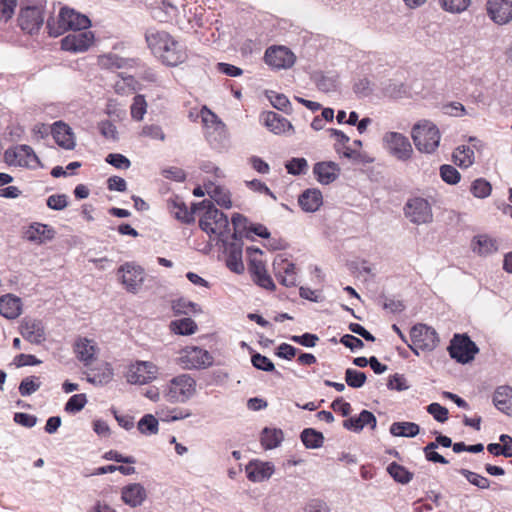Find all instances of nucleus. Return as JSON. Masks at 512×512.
<instances>
[{
	"mask_svg": "<svg viewBox=\"0 0 512 512\" xmlns=\"http://www.w3.org/2000/svg\"><path fill=\"white\" fill-rule=\"evenodd\" d=\"M145 40L151 53L166 66L176 67L188 58L186 48L166 31L150 28Z\"/></svg>",
	"mask_w": 512,
	"mask_h": 512,
	"instance_id": "nucleus-1",
	"label": "nucleus"
},
{
	"mask_svg": "<svg viewBox=\"0 0 512 512\" xmlns=\"http://www.w3.org/2000/svg\"><path fill=\"white\" fill-rule=\"evenodd\" d=\"M194 212L198 214L200 228L211 239L226 242L229 235L228 218L214 206L211 200L205 199L194 203Z\"/></svg>",
	"mask_w": 512,
	"mask_h": 512,
	"instance_id": "nucleus-2",
	"label": "nucleus"
},
{
	"mask_svg": "<svg viewBox=\"0 0 512 512\" xmlns=\"http://www.w3.org/2000/svg\"><path fill=\"white\" fill-rule=\"evenodd\" d=\"M197 392L196 380L190 374H179L170 379L163 387V397L171 404H184Z\"/></svg>",
	"mask_w": 512,
	"mask_h": 512,
	"instance_id": "nucleus-3",
	"label": "nucleus"
},
{
	"mask_svg": "<svg viewBox=\"0 0 512 512\" xmlns=\"http://www.w3.org/2000/svg\"><path fill=\"white\" fill-rule=\"evenodd\" d=\"M411 138L419 152L432 154L439 147L441 134L433 122L421 120L413 125Z\"/></svg>",
	"mask_w": 512,
	"mask_h": 512,
	"instance_id": "nucleus-4",
	"label": "nucleus"
},
{
	"mask_svg": "<svg viewBox=\"0 0 512 512\" xmlns=\"http://www.w3.org/2000/svg\"><path fill=\"white\" fill-rule=\"evenodd\" d=\"M383 149L401 162L409 161L413 156V147L407 136L396 131H387L382 136Z\"/></svg>",
	"mask_w": 512,
	"mask_h": 512,
	"instance_id": "nucleus-5",
	"label": "nucleus"
},
{
	"mask_svg": "<svg viewBox=\"0 0 512 512\" xmlns=\"http://www.w3.org/2000/svg\"><path fill=\"white\" fill-rule=\"evenodd\" d=\"M117 278L128 293L138 294L145 282L146 272L135 262H125L117 269Z\"/></svg>",
	"mask_w": 512,
	"mask_h": 512,
	"instance_id": "nucleus-6",
	"label": "nucleus"
},
{
	"mask_svg": "<svg viewBox=\"0 0 512 512\" xmlns=\"http://www.w3.org/2000/svg\"><path fill=\"white\" fill-rule=\"evenodd\" d=\"M50 34L58 36L67 30H86L91 26L90 19L74 9L64 7L60 10L58 15V27L53 29L50 22L47 23Z\"/></svg>",
	"mask_w": 512,
	"mask_h": 512,
	"instance_id": "nucleus-7",
	"label": "nucleus"
},
{
	"mask_svg": "<svg viewBox=\"0 0 512 512\" xmlns=\"http://www.w3.org/2000/svg\"><path fill=\"white\" fill-rule=\"evenodd\" d=\"M213 362L212 354L198 346H186L179 352L178 363L186 370L207 369Z\"/></svg>",
	"mask_w": 512,
	"mask_h": 512,
	"instance_id": "nucleus-8",
	"label": "nucleus"
},
{
	"mask_svg": "<svg viewBox=\"0 0 512 512\" xmlns=\"http://www.w3.org/2000/svg\"><path fill=\"white\" fill-rule=\"evenodd\" d=\"M451 358L459 363L466 364L475 358L479 349L477 345L465 334H455L448 347Z\"/></svg>",
	"mask_w": 512,
	"mask_h": 512,
	"instance_id": "nucleus-9",
	"label": "nucleus"
},
{
	"mask_svg": "<svg viewBox=\"0 0 512 512\" xmlns=\"http://www.w3.org/2000/svg\"><path fill=\"white\" fill-rule=\"evenodd\" d=\"M410 336L414 346L409 345V347L415 354H418V349L422 351H432L437 347L439 342L437 332L425 324L413 326L410 331Z\"/></svg>",
	"mask_w": 512,
	"mask_h": 512,
	"instance_id": "nucleus-10",
	"label": "nucleus"
},
{
	"mask_svg": "<svg viewBox=\"0 0 512 512\" xmlns=\"http://www.w3.org/2000/svg\"><path fill=\"white\" fill-rule=\"evenodd\" d=\"M247 254L249 257V270L254 282L262 288L274 290L275 284L267 273L264 262L258 258V256L262 255V251L258 248L248 247Z\"/></svg>",
	"mask_w": 512,
	"mask_h": 512,
	"instance_id": "nucleus-11",
	"label": "nucleus"
},
{
	"mask_svg": "<svg viewBox=\"0 0 512 512\" xmlns=\"http://www.w3.org/2000/svg\"><path fill=\"white\" fill-rule=\"evenodd\" d=\"M44 10L45 5L43 3L22 7L18 17L21 29L30 34L38 31L44 22Z\"/></svg>",
	"mask_w": 512,
	"mask_h": 512,
	"instance_id": "nucleus-12",
	"label": "nucleus"
},
{
	"mask_svg": "<svg viewBox=\"0 0 512 512\" xmlns=\"http://www.w3.org/2000/svg\"><path fill=\"white\" fill-rule=\"evenodd\" d=\"M158 367L150 361H136L126 372V380L130 384L143 385L157 378Z\"/></svg>",
	"mask_w": 512,
	"mask_h": 512,
	"instance_id": "nucleus-13",
	"label": "nucleus"
},
{
	"mask_svg": "<svg viewBox=\"0 0 512 512\" xmlns=\"http://www.w3.org/2000/svg\"><path fill=\"white\" fill-rule=\"evenodd\" d=\"M405 216L414 224L421 225L432 222L433 213L429 202L421 197H415L405 205Z\"/></svg>",
	"mask_w": 512,
	"mask_h": 512,
	"instance_id": "nucleus-14",
	"label": "nucleus"
},
{
	"mask_svg": "<svg viewBox=\"0 0 512 512\" xmlns=\"http://www.w3.org/2000/svg\"><path fill=\"white\" fill-rule=\"evenodd\" d=\"M485 12L495 25H509L512 22V0H486Z\"/></svg>",
	"mask_w": 512,
	"mask_h": 512,
	"instance_id": "nucleus-15",
	"label": "nucleus"
},
{
	"mask_svg": "<svg viewBox=\"0 0 512 512\" xmlns=\"http://www.w3.org/2000/svg\"><path fill=\"white\" fill-rule=\"evenodd\" d=\"M470 250L480 258H488L500 250V240L488 233H478L471 238Z\"/></svg>",
	"mask_w": 512,
	"mask_h": 512,
	"instance_id": "nucleus-16",
	"label": "nucleus"
},
{
	"mask_svg": "<svg viewBox=\"0 0 512 512\" xmlns=\"http://www.w3.org/2000/svg\"><path fill=\"white\" fill-rule=\"evenodd\" d=\"M296 56L285 46H271L264 54L265 63L273 69H289L295 63Z\"/></svg>",
	"mask_w": 512,
	"mask_h": 512,
	"instance_id": "nucleus-17",
	"label": "nucleus"
},
{
	"mask_svg": "<svg viewBox=\"0 0 512 512\" xmlns=\"http://www.w3.org/2000/svg\"><path fill=\"white\" fill-rule=\"evenodd\" d=\"M5 160L9 165L36 168L40 161L34 150L28 145H19L5 151Z\"/></svg>",
	"mask_w": 512,
	"mask_h": 512,
	"instance_id": "nucleus-18",
	"label": "nucleus"
},
{
	"mask_svg": "<svg viewBox=\"0 0 512 512\" xmlns=\"http://www.w3.org/2000/svg\"><path fill=\"white\" fill-rule=\"evenodd\" d=\"M94 38V33L87 29L74 31L61 40V48L72 53H82L91 47Z\"/></svg>",
	"mask_w": 512,
	"mask_h": 512,
	"instance_id": "nucleus-19",
	"label": "nucleus"
},
{
	"mask_svg": "<svg viewBox=\"0 0 512 512\" xmlns=\"http://www.w3.org/2000/svg\"><path fill=\"white\" fill-rule=\"evenodd\" d=\"M76 358L84 367H89L97 359L100 348L97 342L86 337H78L73 345Z\"/></svg>",
	"mask_w": 512,
	"mask_h": 512,
	"instance_id": "nucleus-20",
	"label": "nucleus"
},
{
	"mask_svg": "<svg viewBox=\"0 0 512 512\" xmlns=\"http://www.w3.org/2000/svg\"><path fill=\"white\" fill-rule=\"evenodd\" d=\"M21 336L32 344H42L46 340L45 326L39 319L24 317L19 326Z\"/></svg>",
	"mask_w": 512,
	"mask_h": 512,
	"instance_id": "nucleus-21",
	"label": "nucleus"
},
{
	"mask_svg": "<svg viewBox=\"0 0 512 512\" xmlns=\"http://www.w3.org/2000/svg\"><path fill=\"white\" fill-rule=\"evenodd\" d=\"M86 381L94 386H105L114 378V369L109 362L102 361L96 366L86 367Z\"/></svg>",
	"mask_w": 512,
	"mask_h": 512,
	"instance_id": "nucleus-22",
	"label": "nucleus"
},
{
	"mask_svg": "<svg viewBox=\"0 0 512 512\" xmlns=\"http://www.w3.org/2000/svg\"><path fill=\"white\" fill-rule=\"evenodd\" d=\"M275 276L279 282L286 287H293L297 284V273L295 265L284 258H277L273 263Z\"/></svg>",
	"mask_w": 512,
	"mask_h": 512,
	"instance_id": "nucleus-23",
	"label": "nucleus"
},
{
	"mask_svg": "<svg viewBox=\"0 0 512 512\" xmlns=\"http://www.w3.org/2000/svg\"><path fill=\"white\" fill-rule=\"evenodd\" d=\"M23 237L29 242L41 245L55 237V230L47 224L35 222L25 229Z\"/></svg>",
	"mask_w": 512,
	"mask_h": 512,
	"instance_id": "nucleus-24",
	"label": "nucleus"
},
{
	"mask_svg": "<svg viewBox=\"0 0 512 512\" xmlns=\"http://www.w3.org/2000/svg\"><path fill=\"white\" fill-rule=\"evenodd\" d=\"M147 499V491L140 483H131L121 489V500L131 508L141 506Z\"/></svg>",
	"mask_w": 512,
	"mask_h": 512,
	"instance_id": "nucleus-25",
	"label": "nucleus"
},
{
	"mask_svg": "<svg viewBox=\"0 0 512 512\" xmlns=\"http://www.w3.org/2000/svg\"><path fill=\"white\" fill-rule=\"evenodd\" d=\"M275 471L272 462L260 460L250 461L246 466L247 477L252 482H262L269 479Z\"/></svg>",
	"mask_w": 512,
	"mask_h": 512,
	"instance_id": "nucleus-26",
	"label": "nucleus"
},
{
	"mask_svg": "<svg viewBox=\"0 0 512 512\" xmlns=\"http://www.w3.org/2000/svg\"><path fill=\"white\" fill-rule=\"evenodd\" d=\"M262 119L268 130L276 135L294 132L291 122L273 111L263 113Z\"/></svg>",
	"mask_w": 512,
	"mask_h": 512,
	"instance_id": "nucleus-27",
	"label": "nucleus"
},
{
	"mask_svg": "<svg viewBox=\"0 0 512 512\" xmlns=\"http://www.w3.org/2000/svg\"><path fill=\"white\" fill-rule=\"evenodd\" d=\"M56 143L66 149L72 150L76 145L74 133L69 125L62 121L55 122L51 128Z\"/></svg>",
	"mask_w": 512,
	"mask_h": 512,
	"instance_id": "nucleus-28",
	"label": "nucleus"
},
{
	"mask_svg": "<svg viewBox=\"0 0 512 512\" xmlns=\"http://www.w3.org/2000/svg\"><path fill=\"white\" fill-rule=\"evenodd\" d=\"M226 266L230 271L241 274L244 272V263L242 260V243L235 240L225 246Z\"/></svg>",
	"mask_w": 512,
	"mask_h": 512,
	"instance_id": "nucleus-29",
	"label": "nucleus"
},
{
	"mask_svg": "<svg viewBox=\"0 0 512 512\" xmlns=\"http://www.w3.org/2000/svg\"><path fill=\"white\" fill-rule=\"evenodd\" d=\"M21 298L6 294L0 297V314L6 319H16L22 313Z\"/></svg>",
	"mask_w": 512,
	"mask_h": 512,
	"instance_id": "nucleus-30",
	"label": "nucleus"
},
{
	"mask_svg": "<svg viewBox=\"0 0 512 512\" xmlns=\"http://www.w3.org/2000/svg\"><path fill=\"white\" fill-rule=\"evenodd\" d=\"M313 172L321 184L327 185L338 178L340 168L335 162H319L314 165Z\"/></svg>",
	"mask_w": 512,
	"mask_h": 512,
	"instance_id": "nucleus-31",
	"label": "nucleus"
},
{
	"mask_svg": "<svg viewBox=\"0 0 512 512\" xmlns=\"http://www.w3.org/2000/svg\"><path fill=\"white\" fill-rule=\"evenodd\" d=\"M376 417L368 410H363L357 417H350L343 422V426L351 431L360 432L365 426L371 429L376 427Z\"/></svg>",
	"mask_w": 512,
	"mask_h": 512,
	"instance_id": "nucleus-32",
	"label": "nucleus"
},
{
	"mask_svg": "<svg viewBox=\"0 0 512 512\" xmlns=\"http://www.w3.org/2000/svg\"><path fill=\"white\" fill-rule=\"evenodd\" d=\"M300 207L305 212H316L323 203V197L318 189L305 190L298 199Z\"/></svg>",
	"mask_w": 512,
	"mask_h": 512,
	"instance_id": "nucleus-33",
	"label": "nucleus"
},
{
	"mask_svg": "<svg viewBox=\"0 0 512 512\" xmlns=\"http://www.w3.org/2000/svg\"><path fill=\"white\" fill-rule=\"evenodd\" d=\"M493 403L501 412L512 415V388L501 386L493 395Z\"/></svg>",
	"mask_w": 512,
	"mask_h": 512,
	"instance_id": "nucleus-34",
	"label": "nucleus"
},
{
	"mask_svg": "<svg viewBox=\"0 0 512 512\" xmlns=\"http://www.w3.org/2000/svg\"><path fill=\"white\" fill-rule=\"evenodd\" d=\"M98 63L102 68L115 70L132 66L133 60L121 57L113 52H109L98 57Z\"/></svg>",
	"mask_w": 512,
	"mask_h": 512,
	"instance_id": "nucleus-35",
	"label": "nucleus"
},
{
	"mask_svg": "<svg viewBox=\"0 0 512 512\" xmlns=\"http://www.w3.org/2000/svg\"><path fill=\"white\" fill-rule=\"evenodd\" d=\"M206 192L209 195L211 201L213 200L219 206L230 209L232 207V201L229 192L220 186H214L212 184L206 186Z\"/></svg>",
	"mask_w": 512,
	"mask_h": 512,
	"instance_id": "nucleus-36",
	"label": "nucleus"
},
{
	"mask_svg": "<svg viewBox=\"0 0 512 512\" xmlns=\"http://www.w3.org/2000/svg\"><path fill=\"white\" fill-rule=\"evenodd\" d=\"M452 159L460 168H468L474 163V150L470 146H458L452 154Z\"/></svg>",
	"mask_w": 512,
	"mask_h": 512,
	"instance_id": "nucleus-37",
	"label": "nucleus"
},
{
	"mask_svg": "<svg viewBox=\"0 0 512 512\" xmlns=\"http://www.w3.org/2000/svg\"><path fill=\"white\" fill-rule=\"evenodd\" d=\"M169 208L172 215L184 223H191L195 220L194 214L197 212H194V204L192 205V209L188 210L183 202L172 201L169 205Z\"/></svg>",
	"mask_w": 512,
	"mask_h": 512,
	"instance_id": "nucleus-38",
	"label": "nucleus"
},
{
	"mask_svg": "<svg viewBox=\"0 0 512 512\" xmlns=\"http://www.w3.org/2000/svg\"><path fill=\"white\" fill-rule=\"evenodd\" d=\"M419 431V425L413 422H395L390 426V433L396 437H415Z\"/></svg>",
	"mask_w": 512,
	"mask_h": 512,
	"instance_id": "nucleus-39",
	"label": "nucleus"
},
{
	"mask_svg": "<svg viewBox=\"0 0 512 512\" xmlns=\"http://www.w3.org/2000/svg\"><path fill=\"white\" fill-rule=\"evenodd\" d=\"M283 438L282 430L265 428L261 434V444L266 450L274 449L281 444Z\"/></svg>",
	"mask_w": 512,
	"mask_h": 512,
	"instance_id": "nucleus-40",
	"label": "nucleus"
},
{
	"mask_svg": "<svg viewBox=\"0 0 512 512\" xmlns=\"http://www.w3.org/2000/svg\"><path fill=\"white\" fill-rule=\"evenodd\" d=\"M170 327L174 333L179 335H192L197 331V324L191 318H181L172 321Z\"/></svg>",
	"mask_w": 512,
	"mask_h": 512,
	"instance_id": "nucleus-41",
	"label": "nucleus"
},
{
	"mask_svg": "<svg viewBox=\"0 0 512 512\" xmlns=\"http://www.w3.org/2000/svg\"><path fill=\"white\" fill-rule=\"evenodd\" d=\"M387 471L396 482L401 484H407L413 478V473H411L404 466L396 462H392L391 464H389L387 467Z\"/></svg>",
	"mask_w": 512,
	"mask_h": 512,
	"instance_id": "nucleus-42",
	"label": "nucleus"
},
{
	"mask_svg": "<svg viewBox=\"0 0 512 512\" xmlns=\"http://www.w3.org/2000/svg\"><path fill=\"white\" fill-rule=\"evenodd\" d=\"M301 440L305 447L309 449H316L322 446L324 437L322 433L317 432L314 429L307 428L302 431Z\"/></svg>",
	"mask_w": 512,
	"mask_h": 512,
	"instance_id": "nucleus-43",
	"label": "nucleus"
},
{
	"mask_svg": "<svg viewBox=\"0 0 512 512\" xmlns=\"http://www.w3.org/2000/svg\"><path fill=\"white\" fill-rule=\"evenodd\" d=\"M137 428L144 435H155L159 431V423L154 415L146 414L139 420Z\"/></svg>",
	"mask_w": 512,
	"mask_h": 512,
	"instance_id": "nucleus-44",
	"label": "nucleus"
},
{
	"mask_svg": "<svg viewBox=\"0 0 512 512\" xmlns=\"http://www.w3.org/2000/svg\"><path fill=\"white\" fill-rule=\"evenodd\" d=\"M267 98L275 109L283 111L286 114L292 112L291 103L286 95L270 91L267 93Z\"/></svg>",
	"mask_w": 512,
	"mask_h": 512,
	"instance_id": "nucleus-45",
	"label": "nucleus"
},
{
	"mask_svg": "<svg viewBox=\"0 0 512 512\" xmlns=\"http://www.w3.org/2000/svg\"><path fill=\"white\" fill-rule=\"evenodd\" d=\"M471 0H439L440 7L449 13L460 14L468 9Z\"/></svg>",
	"mask_w": 512,
	"mask_h": 512,
	"instance_id": "nucleus-46",
	"label": "nucleus"
},
{
	"mask_svg": "<svg viewBox=\"0 0 512 512\" xmlns=\"http://www.w3.org/2000/svg\"><path fill=\"white\" fill-rule=\"evenodd\" d=\"M41 387V381L39 377L29 376L24 378L19 385V393L21 396H30Z\"/></svg>",
	"mask_w": 512,
	"mask_h": 512,
	"instance_id": "nucleus-47",
	"label": "nucleus"
},
{
	"mask_svg": "<svg viewBox=\"0 0 512 512\" xmlns=\"http://www.w3.org/2000/svg\"><path fill=\"white\" fill-rule=\"evenodd\" d=\"M205 136L211 143H221L227 137L226 125L223 122L216 123L212 128L205 130Z\"/></svg>",
	"mask_w": 512,
	"mask_h": 512,
	"instance_id": "nucleus-48",
	"label": "nucleus"
},
{
	"mask_svg": "<svg viewBox=\"0 0 512 512\" xmlns=\"http://www.w3.org/2000/svg\"><path fill=\"white\" fill-rule=\"evenodd\" d=\"M147 112V102L143 95H136L131 105V117L141 121Z\"/></svg>",
	"mask_w": 512,
	"mask_h": 512,
	"instance_id": "nucleus-49",
	"label": "nucleus"
},
{
	"mask_svg": "<svg viewBox=\"0 0 512 512\" xmlns=\"http://www.w3.org/2000/svg\"><path fill=\"white\" fill-rule=\"evenodd\" d=\"M440 177L449 185H456L461 179L459 171L449 164H444L440 167Z\"/></svg>",
	"mask_w": 512,
	"mask_h": 512,
	"instance_id": "nucleus-50",
	"label": "nucleus"
},
{
	"mask_svg": "<svg viewBox=\"0 0 512 512\" xmlns=\"http://www.w3.org/2000/svg\"><path fill=\"white\" fill-rule=\"evenodd\" d=\"M177 7L173 0H162L159 10L154 12V17L160 21H167L168 18L176 15Z\"/></svg>",
	"mask_w": 512,
	"mask_h": 512,
	"instance_id": "nucleus-51",
	"label": "nucleus"
},
{
	"mask_svg": "<svg viewBox=\"0 0 512 512\" xmlns=\"http://www.w3.org/2000/svg\"><path fill=\"white\" fill-rule=\"evenodd\" d=\"M492 187L488 181L478 178L471 185V193L476 198H486L491 194Z\"/></svg>",
	"mask_w": 512,
	"mask_h": 512,
	"instance_id": "nucleus-52",
	"label": "nucleus"
},
{
	"mask_svg": "<svg viewBox=\"0 0 512 512\" xmlns=\"http://www.w3.org/2000/svg\"><path fill=\"white\" fill-rule=\"evenodd\" d=\"M345 381L352 388H360L366 381V375L361 371L348 368L345 372Z\"/></svg>",
	"mask_w": 512,
	"mask_h": 512,
	"instance_id": "nucleus-53",
	"label": "nucleus"
},
{
	"mask_svg": "<svg viewBox=\"0 0 512 512\" xmlns=\"http://www.w3.org/2000/svg\"><path fill=\"white\" fill-rule=\"evenodd\" d=\"M86 403L87 397L85 394H75L66 402L64 409L67 413H77L85 407Z\"/></svg>",
	"mask_w": 512,
	"mask_h": 512,
	"instance_id": "nucleus-54",
	"label": "nucleus"
},
{
	"mask_svg": "<svg viewBox=\"0 0 512 512\" xmlns=\"http://www.w3.org/2000/svg\"><path fill=\"white\" fill-rule=\"evenodd\" d=\"M460 473L472 484L480 489H488L490 487V481L475 472L467 469H461Z\"/></svg>",
	"mask_w": 512,
	"mask_h": 512,
	"instance_id": "nucleus-55",
	"label": "nucleus"
},
{
	"mask_svg": "<svg viewBox=\"0 0 512 512\" xmlns=\"http://www.w3.org/2000/svg\"><path fill=\"white\" fill-rule=\"evenodd\" d=\"M173 310L176 314H188L189 312L198 313L201 312L199 306L191 301L185 299H179L173 303Z\"/></svg>",
	"mask_w": 512,
	"mask_h": 512,
	"instance_id": "nucleus-56",
	"label": "nucleus"
},
{
	"mask_svg": "<svg viewBox=\"0 0 512 512\" xmlns=\"http://www.w3.org/2000/svg\"><path fill=\"white\" fill-rule=\"evenodd\" d=\"M251 362L258 370L271 372L275 369L273 362L268 357L261 355L260 353L252 355Z\"/></svg>",
	"mask_w": 512,
	"mask_h": 512,
	"instance_id": "nucleus-57",
	"label": "nucleus"
},
{
	"mask_svg": "<svg viewBox=\"0 0 512 512\" xmlns=\"http://www.w3.org/2000/svg\"><path fill=\"white\" fill-rule=\"evenodd\" d=\"M285 167L288 173L300 175L306 172L308 169V163L305 158H292Z\"/></svg>",
	"mask_w": 512,
	"mask_h": 512,
	"instance_id": "nucleus-58",
	"label": "nucleus"
},
{
	"mask_svg": "<svg viewBox=\"0 0 512 512\" xmlns=\"http://www.w3.org/2000/svg\"><path fill=\"white\" fill-rule=\"evenodd\" d=\"M141 136L148 137L154 140H165V134L159 125L151 124L143 126Z\"/></svg>",
	"mask_w": 512,
	"mask_h": 512,
	"instance_id": "nucleus-59",
	"label": "nucleus"
},
{
	"mask_svg": "<svg viewBox=\"0 0 512 512\" xmlns=\"http://www.w3.org/2000/svg\"><path fill=\"white\" fill-rule=\"evenodd\" d=\"M232 225L234 227L233 238L237 240V234H241L245 230H249L247 226L248 220L245 216L239 213H235L231 218Z\"/></svg>",
	"mask_w": 512,
	"mask_h": 512,
	"instance_id": "nucleus-60",
	"label": "nucleus"
},
{
	"mask_svg": "<svg viewBox=\"0 0 512 512\" xmlns=\"http://www.w3.org/2000/svg\"><path fill=\"white\" fill-rule=\"evenodd\" d=\"M68 201L65 194H54L47 198V206L56 211L63 210L67 207Z\"/></svg>",
	"mask_w": 512,
	"mask_h": 512,
	"instance_id": "nucleus-61",
	"label": "nucleus"
},
{
	"mask_svg": "<svg viewBox=\"0 0 512 512\" xmlns=\"http://www.w3.org/2000/svg\"><path fill=\"white\" fill-rule=\"evenodd\" d=\"M106 162L118 169H128L131 165L130 160L126 156L118 153L108 154Z\"/></svg>",
	"mask_w": 512,
	"mask_h": 512,
	"instance_id": "nucleus-62",
	"label": "nucleus"
},
{
	"mask_svg": "<svg viewBox=\"0 0 512 512\" xmlns=\"http://www.w3.org/2000/svg\"><path fill=\"white\" fill-rule=\"evenodd\" d=\"M427 411L438 422L443 423L448 419L447 408L441 406L439 403H431L428 405Z\"/></svg>",
	"mask_w": 512,
	"mask_h": 512,
	"instance_id": "nucleus-63",
	"label": "nucleus"
},
{
	"mask_svg": "<svg viewBox=\"0 0 512 512\" xmlns=\"http://www.w3.org/2000/svg\"><path fill=\"white\" fill-rule=\"evenodd\" d=\"M200 116L205 130L212 128L216 123L222 122L215 113L205 106L201 109Z\"/></svg>",
	"mask_w": 512,
	"mask_h": 512,
	"instance_id": "nucleus-64",
	"label": "nucleus"
}]
</instances>
